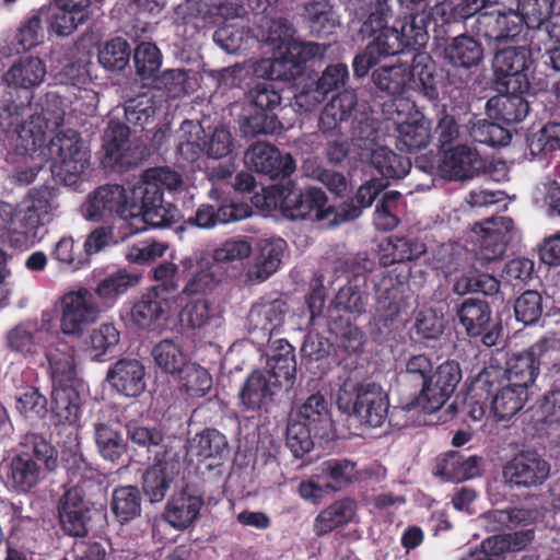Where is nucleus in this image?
<instances>
[{
    "label": "nucleus",
    "instance_id": "1",
    "mask_svg": "<svg viewBox=\"0 0 560 560\" xmlns=\"http://www.w3.org/2000/svg\"><path fill=\"white\" fill-rule=\"evenodd\" d=\"M59 466L58 451L50 438L28 432L20 442L19 451L3 465L5 487L19 494L30 493L45 477Z\"/></svg>",
    "mask_w": 560,
    "mask_h": 560
},
{
    "label": "nucleus",
    "instance_id": "2",
    "mask_svg": "<svg viewBox=\"0 0 560 560\" xmlns=\"http://www.w3.org/2000/svg\"><path fill=\"white\" fill-rule=\"evenodd\" d=\"M46 65L38 57H22L4 73L8 84L0 98V130H8L21 121V116L31 110L33 88L45 79Z\"/></svg>",
    "mask_w": 560,
    "mask_h": 560
},
{
    "label": "nucleus",
    "instance_id": "3",
    "mask_svg": "<svg viewBox=\"0 0 560 560\" xmlns=\"http://www.w3.org/2000/svg\"><path fill=\"white\" fill-rule=\"evenodd\" d=\"M364 276H354L341 287L328 308L327 328L337 345L348 352H357L365 340L364 332L342 313L358 317L365 313L369 293L362 289Z\"/></svg>",
    "mask_w": 560,
    "mask_h": 560
},
{
    "label": "nucleus",
    "instance_id": "4",
    "mask_svg": "<svg viewBox=\"0 0 560 560\" xmlns=\"http://www.w3.org/2000/svg\"><path fill=\"white\" fill-rule=\"evenodd\" d=\"M183 184L180 174L170 167H152L143 172L142 184L131 191L142 202L143 220L151 228H166L182 219L180 210L164 200V190H176Z\"/></svg>",
    "mask_w": 560,
    "mask_h": 560
},
{
    "label": "nucleus",
    "instance_id": "5",
    "mask_svg": "<svg viewBox=\"0 0 560 560\" xmlns=\"http://www.w3.org/2000/svg\"><path fill=\"white\" fill-rule=\"evenodd\" d=\"M139 197H129L124 186L107 184L97 187L88 195L82 206V213L89 221L100 222L112 218H119L124 222L120 230H128L126 236L147 230L143 220L142 202Z\"/></svg>",
    "mask_w": 560,
    "mask_h": 560
},
{
    "label": "nucleus",
    "instance_id": "6",
    "mask_svg": "<svg viewBox=\"0 0 560 560\" xmlns=\"http://www.w3.org/2000/svg\"><path fill=\"white\" fill-rule=\"evenodd\" d=\"M265 203L268 208L279 210L290 220L314 219L323 221L335 214L336 209L327 205V196L317 187L299 188L295 183L276 184L265 190Z\"/></svg>",
    "mask_w": 560,
    "mask_h": 560
},
{
    "label": "nucleus",
    "instance_id": "7",
    "mask_svg": "<svg viewBox=\"0 0 560 560\" xmlns=\"http://www.w3.org/2000/svg\"><path fill=\"white\" fill-rule=\"evenodd\" d=\"M336 404L341 412L372 428L381 427L388 416V396L374 382L347 378L337 392Z\"/></svg>",
    "mask_w": 560,
    "mask_h": 560
},
{
    "label": "nucleus",
    "instance_id": "8",
    "mask_svg": "<svg viewBox=\"0 0 560 560\" xmlns=\"http://www.w3.org/2000/svg\"><path fill=\"white\" fill-rule=\"evenodd\" d=\"M47 151L51 160L50 172L63 185H74L89 166V153L80 132L74 129L58 131L49 140Z\"/></svg>",
    "mask_w": 560,
    "mask_h": 560
},
{
    "label": "nucleus",
    "instance_id": "9",
    "mask_svg": "<svg viewBox=\"0 0 560 560\" xmlns=\"http://www.w3.org/2000/svg\"><path fill=\"white\" fill-rule=\"evenodd\" d=\"M56 195L52 186L33 188L19 208H13L12 234H21L25 241L40 238V232L51 221Z\"/></svg>",
    "mask_w": 560,
    "mask_h": 560
},
{
    "label": "nucleus",
    "instance_id": "10",
    "mask_svg": "<svg viewBox=\"0 0 560 560\" xmlns=\"http://www.w3.org/2000/svg\"><path fill=\"white\" fill-rule=\"evenodd\" d=\"M324 50L317 43H303L294 38L285 46L279 58L260 60L255 72L270 80L291 82L303 73L304 65Z\"/></svg>",
    "mask_w": 560,
    "mask_h": 560
},
{
    "label": "nucleus",
    "instance_id": "11",
    "mask_svg": "<svg viewBox=\"0 0 560 560\" xmlns=\"http://www.w3.org/2000/svg\"><path fill=\"white\" fill-rule=\"evenodd\" d=\"M495 45L493 71L497 86L512 91H528L527 71L533 63L532 51L525 45L501 47Z\"/></svg>",
    "mask_w": 560,
    "mask_h": 560
},
{
    "label": "nucleus",
    "instance_id": "12",
    "mask_svg": "<svg viewBox=\"0 0 560 560\" xmlns=\"http://www.w3.org/2000/svg\"><path fill=\"white\" fill-rule=\"evenodd\" d=\"M469 9L477 11L476 28L478 34L489 42L506 44L514 42L521 34V23L514 10L502 12L494 9L500 2H465Z\"/></svg>",
    "mask_w": 560,
    "mask_h": 560
},
{
    "label": "nucleus",
    "instance_id": "13",
    "mask_svg": "<svg viewBox=\"0 0 560 560\" xmlns=\"http://www.w3.org/2000/svg\"><path fill=\"white\" fill-rule=\"evenodd\" d=\"M550 464L536 451H521L502 468L504 485L510 489L536 488L548 479Z\"/></svg>",
    "mask_w": 560,
    "mask_h": 560
},
{
    "label": "nucleus",
    "instance_id": "14",
    "mask_svg": "<svg viewBox=\"0 0 560 560\" xmlns=\"http://www.w3.org/2000/svg\"><path fill=\"white\" fill-rule=\"evenodd\" d=\"M93 506L94 502L84 490V485H73L66 489L57 506L61 530L71 537H85Z\"/></svg>",
    "mask_w": 560,
    "mask_h": 560
},
{
    "label": "nucleus",
    "instance_id": "15",
    "mask_svg": "<svg viewBox=\"0 0 560 560\" xmlns=\"http://www.w3.org/2000/svg\"><path fill=\"white\" fill-rule=\"evenodd\" d=\"M60 328L65 335H81L101 314L93 292L85 288L66 293L61 299Z\"/></svg>",
    "mask_w": 560,
    "mask_h": 560
},
{
    "label": "nucleus",
    "instance_id": "16",
    "mask_svg": "<svg viewBox=\"0 0 560 560\" xmlns=\"http://www.w3.org/2000/svg\"><path fill=\"white\" fill-rule=\"evenodd\" d=\"M265 77L268 81L256 83L249 91L255 112L247 118V126L255 135L273 133L282 127L276 114L281 105V95L272 83L273 80Z\"/></svg>",
    "mask_w": 560,
    "mask_h": 560
},
{
    "label": "nucleus",
    "instance_id": "17",
    "mask_svg": "<svg viewBox=\"0 0 560 560\" xmlns=\"http://www.w3.org/2000/svg\"><path fill=\"white\" fill-rule=\"evenodd\" d=\"M102 163L115 171H127L140 161L137 148L130 140V128L120 121L110 120L104 132Z\"/></svg>",
    "mask_w": 560,
    "mask_h": 560
},
{
    "label": "nucleus",
    "instance_id": "18",
    "mask_svg": "<svg viewBox=\"0 0 560 560\" xmlns=\"http://www.w3.org/2000/svg\"><path fill=\"white\" fill-rule=\"evenodd\" d=\"M179 469L180 463L171 447L164 446L155 452L153 465L142 476V491L150 503H160L165 499Z\"/></svg>",
    "mask_w": 560,
    "mask_h": 560
},
{
    "label": "nucleus",
    "instance_id": "19",
    "mask_svg": "<svg viewBox=\"0 0 560 560\" xmlns=\"http://www.w3.org/2000/svg\"><path fill=\"white\" fill-rule=\"evenodd\" d=\"M514 229V221L509 217H499L476 223L474 231L478 234L476 258L481 264H489L503 257L511 240L509 235Z\"/></svg>",
    "mask_w": 560,
    "mask_h": 560
},
{
    "label": "nucleus",
    "instance_id": "20",
    "mask_svg": "<svg viewBox=\"0 0 560 560\" xmlns=\"http://www.w3.org/2000/svg\"><path fill=\"white\" fill-rule=\"evenodd\" d=\"M252 213L253 209L248 203L232 199H223L218 206L201 203L187 219L182 217V229L211 230L220 224L244 220Z\"/></svg>",
    "mask_w": 560,
    "mask_h": 560
},
{
    "label": "nucleus",
    "instance_id": "21",
    "mask_svg": "<svg viewBox=\"0 0 560 560\" xmlns=\"http://www.w3.org/2000/svg\"><path fill=\"white\" fill-rule=\"evenodd\" d=\"M434 365L432 360L425 354L411 355L400 370L396 377V390L404 400L418 401L424 404L430 384L432 382V372Z\"/></svg>",
    "mask_w": 560,
    "mask_h": 560
},
{
    "label": "nucleus",
    "instance_id": "22",
    "mask_svg": "<svg viewBox=\"0 0 560 560\" xmlns=\"http://www.w3.org/2000/svg\"><path fill=\"white\" fill-rule=\"evenodd\" d=\"M492 311L489 303L482 299L467 298L456 307V316L465 332L471 337H481L482 343L492 347L497 343L499 331L491 328Z\"/></svg>",
    "mask_w": 560,
    "mask_h": 560
},
{
    "label": "nucleus",
    "instance_id": "23",
    "mask_svg": "<svg viewBox=\"0 0 560 560\" xmlns=\"http://www.w3.org/2000/svg\"><path fill=\"white\" fill-rule=\"evenodd\" d=\"M203 504V493L198 487L186 483L168 499L162 517L174 529L185 530L195 525Z\"/></svg>",
    "mask_w": 560,
    "mask_h": 560
},
{
    "label": "nucleus",
    "instance_id": "24",
    "mask_svg": "<svg viewBox=\"0 0 560 560\" xmlns=\"http://www.w3.org/2000/svg\"><path fill=\"white\" fill-rule=\"evenodd\" d=\"M246 163L256 173L271 179L289 177L295 171V161L289 154L266 142H257L245 153Z\"/></svg>",
    "mask_w": 560,
    "mask_h": 560
},
{
    "label": "nucleus",
    "instance_id": "25",
    "mask_svg": "<svg viewBox=\"0 0 560 560\" xmlns=\"http://www.w3.org/2000/svg\"><path fill=\"white\" fill-rule=\"evenodd\" d=\"M431 23V19L425 14H409L399 22L400 27L394 26V30H386L382 37L387 39L388 45H398V48L394 49V55L404 54L408 49L418 50L423 48L429 39L428 26Z\"/></svg>",
    "mask_w": 560,
    "mask_h": 560
},
{
    "label": "nucleus",
    "instance_id": "26",
    "mask_svg": "<svg viewBox=\"0 0 560 560\" xmlns=\"http://www.w3.org/2000/svg\"><path fill=\"white\" fill-rule=\"evenodd\" d=\"M357 104L354 91L339 92L324 106L319 116V130L330 137L348 135Z\"/></svg>",
    "mask_w": 560,
    "mask_h": 560
},
{
    "label": "nucleus",
    "instance_id": "27",
    "mask_svg": "<svg viewBox=\"0 0 560 560\" xmlns=\"http://www.w3.org/2000/svg\"><path fill=\"white\" fill-rule=\"evenodd\" d=\"M439 168L441 174L451 180H465L479 174L485 168V162L476 150L466 144H458L444 149Z\"/></svg>",
    "mask_w": 560,
    "mask_h": 560
},
{
    "label": "nucleus",
    "instance_id": "28",
    "mask_svg": "<svg viewBox=\"0 0 560 560\" xmlns=\"http://www.w3.org/2000/svg\"><path fill=\"white\" fill-rule=\"evenodd\" d=\"M288 312L289 305L284 299L262 296L248 313L249 332H260L262 337L269 339L272 332L283 325Z\"/></svg>",
    "mask_w": 560,
    "mask_h": 560
},
{
    "label": "nucleus",
    "instance_id": "29",
    "mask_svg": "<svg viewBox=\"0 0 560 560\" xmlns=\"http://www.w3.org/2000/svg\"><path fill=\"white\" fill-rule=\"evenodd\" d=\"M106 381L120 395L138 397L147 387L145 368L137 359H119L108 369Z\"/></svg>",
    "mask_w": 560,
    "mask_h": 560
},
{
    "label": "nucleus",
    "instance_id": "30",
    "mask_svg": "<svg viewBox=\"0 0 560 560\" xmlns=\"http://www.w3.org/2000/svg\"><path fill=\"white\" fill-rule=\"evenodd\" d=\"M462 380V370L456 361H445L432 372L430 392L424 399V413L438 411L454 394Z\"/></svg>",
    "mask_w": 560,
    "mask_h": 560
},
{
    "label": "nucleus",
    "instance_id": "31",
    "mask_svg": "<svg viewBox=\"0 0 560 560\" xmlns=\"http://www.w3.org/2000/svg\"><path fill=\"white\" fill-rule=\"evenodd\" d=\"M348 79L349 71L346 63L328 65L315 82L314 88L305 89L295 95V103L301 108L311 110L322 103L330 92L343 88Z\"/></svg>",
    "mask_w": 560,
    "mask_h": 560
},
{
    "label": "nucleus",
    "instance_id": "32",
    "mask_svg": "<svg viewBox=\"0 0 560 560\" xmlns=\"http://www.w3.org/2000/svg\"><path fill=\"white\" fill-rule=\"evenodd\" d=\"M48 331L38 327L36 322H22L5 335L7 348L24 359L34 360L48 347Z\"/></svg>",
    "mask_w": 560,
    "mask_h": 560
},
{
    "label": "nucleus",
    "instance_id": "33",
    "mask_svg": "<svg viewBox=\"0 0 560 560\" xmlns=\"http://www.w3.org/2000/svg\"><path fill=\"white\" fill-rule=\"evenodd\" d=\"M168 298L156 289H149L132 303L129 311L130 320L140 329L153 331L166 318Z\"/></svg>",
    "mask_w": 560,
    "mask_h": 560
},
{
    "label": "nucleus",
    "instance_id": "34",
    "mask_svg": "<svg viewBox=\"0 0 560 560\" xmlns=\"http://www.w3.org/2000/svg\"><path fill=\"white\" fill-rule=\"evenodd\" d=\"M497 89L500 94L487 102L489 117L506 126L524 120L529 113V103L523 94L528 91H512L504 86Z\"/></svg>",
    "mask_w": 560,
    "mask_h": 560
},
{
    "label": "nucleus",
    "instance_id": "35",
    "mask_svg": "<svg viewBox=\"0 0 560 560\" xmlns=\"http://www.w3.org/2000/svg\"><path fill=\"white\" fill-rule=\"evenodd\" d=\"M481 457L450 451L436 458L434 474L446 481L462 482L480 474Z\"/></svg>",
    "mask_w": 560,
    "mask_h": 560
},
{
    "label": "nucleus",
    "instance_id": "36",
    "mask_svg": "<svg viewBox=\"0 0 560 560\" xmlns=\"http://www.w3.org/2000/svg\"><path fill=\"white\" fill-rule=\"evenodd\" d=\"M48 374L52 386L75 385L78 382L74 350L67 342L58 341L45 350Z\"/></svg>",
    "mask_w": 560,
    "mask_h": 560
},
{
    "label": "nucleus",
    "instance_id": "37",
    "mask_svg": "<svg viewBox=\"0 0 560 560\" xmlns=\"http://www.w3.org/2000/svg\"><path fill=\"white\" fill-rule=\"evenodd\" d=\"M63 119L65 110H60L56 106L55 109L43 108V110L37 112V108L33 109L31 105V110L21 116L19 125L12 126V128L3 131H18L19 128H21L23 132L30 135L32 144L36 147L42 145L45 141L46 133L61 126Z\"/></svg>",
    "mask_w": 560,
    "mask_h": 560
},
{
    "label": "nucleus",
    "instance_id": "38",
    "mask_svg": "<svg viewBox=\"0 0 560 560\" xmlns=\"http://www.w3.org/2000/svg\"><path fill=\"white\" fill-rule=\"evenodd\" d=\"M282 390L262 370L253 371L245 380L240 393V405L244 410H259L273 400Z\"/></svg>",
    "mask_w": 560,
    "mask_h": 560
},
{
    "label": "nucleus",
    "instance_id": "39",
    "mask_svg": "<svg viewBox=\"0 0 560 560\" xmlns=\"http://www.w3.org/2000/svg\"><path fill=\"white\" fill-rule=\"evenodd\" d=\"M189 452L199 462L211 459L209 468L221 466L230 457V445L224 434L217 429H205L189 442Z\"/></svg>",
    "mask_w": 560,
    "mask_h": 560
},
{
    "label": "nucleus",
    "instance_id": "40",
    "mask_svg": "<svg viewBox=\"0 0 560 560\" xmlns=\"http://www.w3.org/2000/svg\"><path fill=\"white\" fill-rule=\"evenodd\" d=\"M387 186L388 182L377 177L364 182L353 197L346 199L337 207L336 222H348L358 219L363 209L370 208Z\"/></svg>",
    "mask_w": 560,
    "mask_h": 560
},
{
    "label": "nucleus",
    "instance_id": "41",
    "mask_svg": "<svg viewBox=\"0 0 560 560\" xmlns=\"http://www.w3.org/2000/svg\"><path fill=\"white\" fill-rule=\"evenodd\" d=\"M412 81L420 93L431 102L440 96L441 81L435 73V63L427 52H416L408 66V82Z\"/></svg>",
    "mask_w": 560,
    "mask_h": 560
},
{
    "label": "nucleus",
    "instance_id": "42",
    "mask_svg": "<svg viewBox=\"0 0 560 560\" xmlns=\"http://www.w3.org/2000/svg\"><path fill=\"white\" fill-rule=\"evenodd\" d=\"M296 419L305 422L315 431L318 441H327L331 431V417L328 402L324 395L316 393L311 395L300 407Z\"/></svg>",
    "mask_w": 560,
    "mask_h": 560
},
{
    "label": "nucleus",
    "instance_id": "43",
    "mask_svg": "<svg viewBox=\"0 0 560 560\" xmlns=\"http://www.w3.org/2000/svg\"><path fill=\"white\" fill-rule=\"evenodd\" d=\"M409 271L398 270L394 268L384 275L378 282L375 283V295L378 310H384L389 315L399 312V300L402 294L404 287L408 283Z\"/></svg>",
    "mask_w": 560,
    "mask_h": 560
},
{
    "label": "nucleus",
    "instance_id": "44",
    "mask_svg": "<svg viewBox=\"0 0 560 560\" xmlns=\"http://www.w3.org/2000/svg\"><path fill=\"white\" fill-rule=\"evenodd\" d=\"M483 58V48L474 37L459 35L444 48V60L454 68L470 69Z\"/></svg>",
    "mask_w": 560,
    "mask_h": 560
},
{
    "label": "nucleus",
    "instance_id": "45",
    "mask_svg": "<svg viewBox=\"0 0 560 560\" xmlns=\"http://www.w3.org/2000/svg\"><path fill=\"white\" fill-rule=\"evenodd\" d=\"M287 244L282 238L267 241L260 246L254 264L247 270L250 281L262 282L273 275L281 264Z\"/></svg>",
    "mask_w": 560,
    "mask_h": 560
},
{
    "label": "nucleus",
    "instance_id": "46",
    "mask_svg": "<svg viewBox=\"0 0 560 560\" xmlns=\"http://www.w3.org/2000/svg\"><path fill=\"white\" fill-rule=\"evenodd\" d=\"M82 399L75 385L52 386L51 412L58 423L75 424L81 417Z\"/></svg>",
    "mask_w": 560,
    "mask_h": 560
},
{
    "label": "nucleus",
    "instance_id": "47",
    "mask_svg": "<svg viewBox=\"0 0 560 560\" xmlns=\"http://www.w3.org/2000/svg\"><path fill=\"white\" fill-rule=\"evenodd\" d=\"M142 497L137 486H118L113 490L109 508L114 518L125 525L141 515Z\"/></svg>",
    "mask_w": 560,
    "mask_h": 560
},
{
    "label": "nucleus",
    "instance_id": "48",
    "mask_svg": "<svg viewBox=\"0 0 560 560\" xmlns=\"http://www.w3.org/2000/svg\"><path fill=\"white\" fill-rule=\"evenodd\" d=\"M357 511V502L351 498L335 501L324 509L315 518L314 532L324 536L338 527L349 524Z\"/></svg>",
    "mask_w": 560,
    "mask_h": 560
},
{
    "label": "nucleus",
    "instance_id": "49",
    "mask_svg": "<svg viewBox=\"0 0 560 560\" xmlns=\"http://www.w3.org/2000/svg\"><path fill=\"white\" fill-rule=\"evenodd\" d=\"M139 281L140 277L137 273L126 269H118L102 279L97 283L93 294L101 300L103 306L110 307L117 302L120 295L136 287Z\"/></svg>",
    "mask_w": 560,
    "mask_h": 560
},
{
    "label": "nucleus",
    "instance_id": "50",
    "mask_svg": "<svg viewBox=\"0 0 560 560\" xmlns=\"http://www.w3.org/2000/svg\"><path fill=\"white\" fill-rule=\"evenodd\" d=\"M369 156L371 165L386 182L404 178L412 166L409 158L402 156L387 147H377Z\"/></svg>",
    "mask_w": 560,
    "mask_h": 560
},
{
    "label": "nucleus",
    "instance_id": "51",
    "mask_svg": "<svg viewBox=\"0 0 560 560\" xmlns=\"http://www.w3.org/2000/svg\"><path fill=\"white\" fill-rule=\"evenodd\" d=\"M396 148L400 152L416 153L425 149L431 141L430 121L420 117L396 127Z\"/></svg>",
    "mask_w": 560,
    "mask_h": 560
},
{
    "label": "nucleus",
    "instance_id": "52",
    "mask_svg": "<svg viewBox=\"0 0 560 560\" xmlns=\"http://www.w3.org/2000/svg\"><path fill=\"white\" fill-rule=\"evenodd\" d=\"M318 478L327 483L332 492L341 491L357 479V464L347 458H330L319 466Z\"/></svg>",
    "mask_w": 560,
    "mask_h": 560
},
{
    "label": "nucleus",
    "instance_id": "53",
    "mask_svg": "<svg viewBox=\"0 0 560 560\" xmlns=\"http://www.w3.org/2000/svg\"><path fill=\"white\" fill-rule=\"evenodd\" d=\"M384 250L386 253L381 258L382 264L393 265L418 259L425 254L427 246L412 235L392 236Z\"/></svg>",
    "mask_w": 560,
    "mask_h": 560
},
{
    "label": "nucleus",
    "instance_id": "54",
    "mask_svg": "<svg viewBox=\"0 0 560 560\" xmlns=\"http://www.w3.org/2000/svg\"><path fill=\"white\" fill-rule=\"evenodd\" d=\"M156 366L166 374H179L189 363L182 345L172 339H163L152 349Z\"/></svg>",
    "mask_w": 560,
    "mask_h": 560
},
{
    "label": "nucleus",
    "instance_id": "55",
    "mask_svg": "<svg viewBox=\"0 0 560 560\" xmlns=\"http://www.w3.org/2000/svg\"><path fill=\"white\" fill-rule=\"evenodd\" d=\"M508 381L518 388H528L536 380L539 371L530 348L513 353L506 362Z\"/></svg>",
    "mask_w": 560,
    "mask_h": 560
},
{
    "label": "nucleus",
    "instance_id": "56",
    "mask_svg": "<svg viewBox=\"0 0 560 560\" xmlns=\"http://www.w3.org/2000/svg\"><path fill=\"white\" fill-rule=\"evenodd\" d=\"M372 82L388 98L393 95L404 94L408 84V65L381 66L373 70Z\"/></svg>",
    "mask_w": 560,
    "mask_h": 560
},
{
    "label": "nucleus",
    "instance_id": "57",
    "mask_svg": "<svg viewBox=\"0 0 560 560\" xmlns=\"http://www.w3.org/2000/svg\"><path fill=\"white\" fill-rule=\"evenodd\" d=\"M483 517L491 530L499 532L532 525L537 517V511L525 508L493 510L485 513Z\"/></svg>",
    "mask_w": 560,
    "mask_h": 560
},
{
    "label": "nucleus",
    "instance_id": "58",
    "mask_svg": "<svg viewBox=\"0 0 560 560\" xmlns=\"http://www.w3.org/2000/svg\"><path fill=\"white\" fill-rule=\"evenodd\" d=\"M526 400L527 389L518 388L509 383L508 386L502 387L494 395L491 409L498 420H510L523 408Z\"/></svg>",
    "mask_w": 560,
    "mask_h": 560
},
{
    "label": "nucleus",
    "instance_id": "59",
    "mask_svg": "<svg viewBox=\"0 0 560 560\" xmlns=\"http://www.w3.org/2000/svg\"><path fill=\"white\" fill-rule=\"evenodd\" d=\"M92 2H62L54 15L51 26L61 36H68L89 18V5Z\"/></svg>",
    "mask_w": 560,
    "mask_h": 560
},
{
    "label": "nucleus",
    "instance_id": "60",
    "mask_svg": "<svg viewBox=\"0 0 560 560\" xmlns=\"http://www.w3.org/2000/svg\"><path fill=\"white\" fill-rule=\"evenodd\" d=\"M95 443L100 454L106 460L119 464L127 452V443L121 434L106 423H96L94 427Z\"/></svg>",
    "mask_w": 560,
    "mask_h": 560
},
{
    "label": "nucleus",
    "instance_id": "61",
    "mask_svg": "<svg viewBox=\"0 0 560 560\" xmlns=\"http://www.w3.org/2000/svg\"><path fill=\"white\" fill-rule=\"evenodd\" d=\"M15 408L27 419L40 420L48 412V400L37 387L27 385L18 388L15 393Z\"/></svg>",
    "mask_w": 560,
    "mask_h": 560
},
{
    "label": "nucleus",
    "instance_id": "62",
    "mask_svg": "<svg viewBox=\"0 0 560 560\" xmlns=\"http://www.w3.org/2000/svg\"><path fill=\"white\" fill-rule=\"evenodd\" d=\"M348 133L351 137L353 145L361 150L370 151L374 148L380 139L378 122L369 116L361 114L360 117L355 116L348 128Z\"/></svg>",
    "mask_w": 560,
    "mask_h": 560
},
{
    "label": "nucleus",
    "instance_id": "63",
    "mask_svg": "<svg viewBox=\"0 0 560 560\" xmlns=\"http://www.w3.org/2000/svg\"><path fill=\"white\" fill-rule=\"evenodd\" d=\"M527 147L533 156L546 155L560 149V122L549 121L527 137Z\"/></svg>",
    "mask_w": 560,
    "mask_h": 560
},
{
    "label": "nucleus",
    "instance_id": "64",
    "mask_svg": "<svg viewBox=\"0 0 560 560\" xmlns=\"http://www.w3.org/2000/svg\"><path fill=\"white\" fill-rule=\"evenodd\" d=\"M537 362V369L545 368L548 372H555L556 378L552 385L560 380V342L555 338L544 337L530 347Z\"/></svg>",
    "mask_w": 560,
    "mask_h": 560
}]
</instances>
